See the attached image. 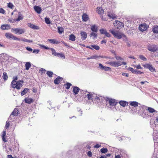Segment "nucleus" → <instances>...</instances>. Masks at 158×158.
<instances>
[{
    "label": "nucleus",
    "instance_id": "nucleus-1",
    "mask_svg": "<svg viewBox=\"0 0 158 158\" xmlns=\"http://www.w3.org/2000/svg\"><path fill=\"white\" fill-rule=\"evenodd\" d=\"M18 79V78L17 76L15 77H14V80L11 82V85L12 88L19 89L22 87L23 82L22 80H19L18 81H16Z\"/></svg>",
    "mask_w": 158,
    "mask_h": 158
},
{
    "label": "nucleus",
    "instance_id": "nucleus-2",
    "mask_svg": "<svg viewBox=\"0 0 158 158\" xmlns=\"http://www.w3.org/2000/svg\"><path fill=\"white\" fill-rule=\"evenodd\" d=\"M110 32L114 36L118 39H120L122 38L123 34L119 31H115L113 30H110Z\"/></svg>",
    "mask_w": 158,
    "mask_h": 158
},
{
    "label": "nucleus",
    "instance_id": "nucleus-3",
    "mask_svg": "<svg viewBox=\"0 0 158 158\" xmlns=\"http://www.w3.org/2000/svg\"><path fill=\"white\" fill-rule=\"evenodd\" d=\"M106 64L114 67H118L122 65L121 62L120 61L108 62H106Z\"/></svg>",
    "mask_w": 158,
    "mask_h": 158
},
{
    "label": "nucleus",
    "instance_id": "nucleus-4",
    "mask_svg": "<svg viewBox=\"0 0 158 158\" xmlns=\"http://www.w3.org/2000/svg\"><path fill=\"white\" fill-rule=\"evenodd\" d=\"M12 32H15L16 34H21L25 32V30L23 29L22 28H12L11 30Z\"/></svg>",
    "mask_w": 158,
    "mask_h": 158
},
{
    "label": "nucleus",
    "instance_id": "nucleus-5",
    "mask_svg": "<svg viewBox=\"0 0 158 158\" xmlns=\"http://www.w3.org/2000/svg\"><path fill=\"white\" fill-rule=\"evenodd\" d=\"M105 100L106 102H108V103L111 106H115L116 105L117 102L114 99L106 98Z\"/></svg>",
    "mask_w": 158,
    "mask_h": 158
},
{
    "label": "nucleus",
    "instance_id": "nucleus-6",
    "mask_svg": "<svg viewBox=\"0 0 158 158\" xmlns=\"http://www.w3.org/2000/svg\"><path fill=\"white\" fill-rule=\"evenodd\" d=\"M148 27V26L147 25L146 23H143L139 25V29L143 32L146 30Z\"/></svg>",
    "mask_w": 158,
    "mask_h": 158
},
{
    "label": "nucleus",
    "instance_id": "nucleus-7",
    "mask_svg": "<svg viewBox=\"0 0 158 158\" xmlns=\"http://www.w3.org/2000/svg\"><path fill=\"white\" fill-rule=\"evenodd\" d=\"M114 25L116 26L117 28L118 29L119 27H124L123 24L122 22H120L118 20H115L114 22Z\"/></svg>",
    "mask_w": 158,
    "mask_h": 158
},
{
    "label": "nucleus",
    "instance_id": "nucleus-8",
    "mask_svg": "<svg viewBox=\"0 0 158 158\" xmlns=\"http://www.w3.org/2000/svg\"><path fill=\"white\" fill-rule=\"evenodd\" d=\"M148 49L151 52H155L158 50V47L157 46L149 45L148 46Z\"/></svg>",
    "mask_w": 158,
    "mask_h": 158
},
{
    "label": "nucleus",
    "instance_id": "nucleus-9",
    "mask_svg": "<svg viewBox=\"0 0 158 158\" xmlns=\"http://www.w3.org/2000/svg\"><path fill=\"white\" fill-rule=\"evenodd\" d=\"M144 68L148 69L152 72L155 71V69L152 67V65L148 64H146L143 65Z\"/></svg>",
    "mask_w": 158,
    "mask_h": 158
},
{
    "label": "nucleus",
    "instance_id": "nucleus-10",
    "mask_svg": "<svg viewBox=\"0 0 158 158\" xmlns=\"http://www.w3.org/2000/svg\"><path fill=\"white\" fill-rule=\"evenodd\" d=\"M82 20L84 22H87L89 19L88 15L86 13H83L82 15Z\"/></svg>",
    "mask_w": 158,
    "mask_h": 158
},
{
    "label": "nucleus",
    "instance_id": "nucleus-11",
    "mask_svg": "<svg viewBox=\"0 0 158 158\" xmlns=\"http://www.w3.org/2000/svg\"><path fill=\"white\" fill-rule=\"evenodd\" d=\"M95 94L93 93H89V94H88L86 96L88 98V100H91L92 102H93V98H94L95 97Z\"/></svg>",
    "mask_w": 158,
    "mask_h": 158
},
{
    "label": "nucleus",
    "instance_id": "nucleus-12",
    "mask_svg": "<svg viewBox=\"0 0 158 158\" xmlns=\"http://www.w3.org/2000/svg\"><path fill=\"white\" fill-rule=\"evenodd\" d=\"M63 80V78L60 77L58 76L54 80V82L55 84L58 85Z\"/></svg>",
    "mask_w": 158,
    "mask_h": 158
},
{
    "label": "nucleus",
    "instance_id": "nucleus-13",
    "mask_svg": "<svg viewBox=\"0 0 158 158\" xmlns=\"http://www.w3.org/2000/svg\"><path fill=\"white\" fill-rule=\"evenodd\" d=\"M28 26L34 30H39L40 29V27L38 26L35 25L31 23H28Z\"/></svg>",
    "mask_w": 158,
    "mask_h": 158
},
{
    "label": "nucleus",
    "instance_id": "nucleus-14",
    "mask_svg": "<svg viewBox=\"0 0 158 158\" xmlns=\"http://www.w3.org/2000/svg\"><path fill=\"white\" fill-rule=\"evenodd\" d=\"M81 36V39L84 40H85L87 37V33L85 31H81L80 33Z\"/></svg>",
    "mask_w": 158,
    "mask_h": 158
},
{
    "label": "nucleus",
    "instance_id": "nucleus-15",
    "mask_svg": "<svg viewBox=\"0 0 158 158\" xmlns=\"http://www.w3.org/2000/svg\"><path fill=\"white\" fill-rule=\"evenodd\" d=\"M107 16L110 18L112 19H116L117 17V16L116 15L114 14L113 13H108L107 14Z\"/></svg>",
    "mask_w": 158,
    "mask_h": 158
},
{
    "label": "nucleus",
    "instance_id": "nucleus-16",
    "mask_svg": "<svg viewBox=\"0 0 158 158\" xmlns=\"http://www.w3.org/2000/svg\"><path fill=\"white\" fill-rule=\"evenodd\" d=\"M34 8L35 11L38 13L40 14L42 10L41 7H39V6H35L34 7Z\"/></svg>",
    "mask_w": 158,
    "mask_h": 158
},
{
    "label": "nucleus",
    "instance_id": "nucleus-17",
    "mask_svg": "<svg viewBox=\"0 0 158 158\" xmlns=\"http://www.w3.org/2000/svg\"><path fill=\"white\" fill-rule=\"evenodd\" d=\"M80 89L77 86H74L73 88V92L75 95L78 94Z\"/></svg>",
    "mask_w": 158,
    "mask_h": 158
},
{
    "label": "nucleus",
    "instance_id": "nucleus-18",
    "mask_svg": "<svg viewBox=\"0 0 158 158\" xmlns=\"http://www.w3.org/2000/svg\"><path fill=\"white\" fill-rule=\"evenodd\" d=\"M91 29L93 32L97 33L98 31V27L95 25H94L91 26Z\"/></svg>",
    "mask_w": 158,
    "mask_h": 158
},
{
    "label": "nucleus",
    "instance_id": "nucleus-19",
    "mask_svg": "<svg viewBox=\"0 0 158 158\" xmlns=\"http://www.w3.org/2000/svg\"><path fill=\"white\" fill-rule=\"evenodd\" d=\"M119 103L120 105L123 107H125L128 106V102L125 101H119Z\"/></svg>",
    "mask_w": 158,
    "mask_h": 158
},
{
    "label": "nucleus",
    "instance_id": "nucleus-20",
    "mask_svg": "<svg viewBox=\"0 0 158 158\" xmlns=\"http://www.w3.org/2000/svg\"><path fill=\"white\" fill-rule=\"evenodd\" d=\"M48 41L50 43L53 44H58L60 43V42L56 40V39H48Z\"/></svg>",
    "mask_w": 158,
    "mask_h": 158
},
{
    "label": "nucleus",
    "instance_id": "nucleus-21",
    "mask_svg": "<svg viewBox=\"0 0 158 158\" xmlns=\"http://www.w3.org/2000/svg\"><path fill=\"white\" fill-rule=\"evenodd\" d=\"M96 11L99 14H102L104 12L103 9L102 7H97L96 8Z\"/></svg>",
    "mask_w": 158,
    "mask_h": 158
},
{
    "label": "nucleus",
    "instance_id": "nucleus-22",
    "mask_svg": "<svg viewBox=\"0 0 158 158\" xmlns=\"http://www.w3.org/2000/svg\"><path fill=\"white\" fill-rule=\"evenodd\" d=\"M24 101L26 103L30 104L33 102V100L31 98H26L25 99Z\"/></svg>",
    "mask_w": 158,
    "mask_h": 158
},
{
    "label": "nucleus",
    "instance_id": "nucleus-23",
    "mask_svg": "<svg viewBox=\"0 0 158 158\" xmlns=\"http://www.w3.org/2000/svg\"><path fill=\"white\" fill-rule=\"evenodd\" d=\"M138 103L136 101L131 102L130 103V105L134 107H137L138 105Z\"/></svg>",
    "mask_w": 158,
    "mask_h": 158
},
{
    "label": "nucleus",
    "instance_id": "nucleus-24",
    "mask_svg": "<svg viewBox=\"0 0 158 158\" xmlns=\"http://www.w3.org/2000/svg\"><path fill=\"white\" fill-rule=\"evenodd\" d=\"M147 109H146V110H148L149 112L150 113H153L154 112H157L152 107H147Z\"/></svg>",
    "mask_w": 158,
    "mask_h": 158
},
{
    "label": "nucleus",
    "instance_id": "nucleus-25",
    "mask_svg": "<svg viewBox=\"0 0 158 158\" xmlns=\"http://www.w3.org/2000/svg\"><path fill=\"white\" fill-rule=\"evenodd\" d=\"M1 28L2 30H7L9 29L10 27L8 25H2L1 26Z\"/></svg>",
    "mask_w": 158,
    "mask_h": 158
},
{
    "label": "nucleus",
    "instance_id": "nucleus-26",
    "mask_svg": "<svg viewBox=\"0 0 158 158\" xmlns=\"http://www.w3.org/2000/svg\"><path fill=\"white\" fill-rule=\"evenodd\" d=\"M76 36L73 34H71L69 36V40L72 41H74L76 40Z\"/></svg>",
    "mask_w": 158,
    "mask_h": 158
},
{
    "label": "nucleus",
    "instance_id": "nucleus-27",
    "mask_svg": "<svg viewBox=\"0 0 158 158\" xmlns=\"http://www.w3.org/2000/svg\"><path fill=\"white\" fill-rule=\"evenodd\" d=\"M71 86H72V84L69 82H67L66 84H64V85L65 88L67 89H69Z\"/></svg>",
    "mask_w": 158,
    "mask_h": 158
},
{
    "label": "nucleus",
    "instance_id": "nucleus-28",
    "mask_svg": "<svg viewBox=\"0 0 158 158\" xmlns=\"http://www.w3.org/2000/svg\"><path fill=\"white\" fill-rule=\"evenodd\" d=\"M6 135V131H3L2 132V139L3 141H4L5 142H6L7 140H6L5 136Z\"/></svg>",
    "mask_w": 158,
    "mask_h": 158
},
{
    "label": "nucleus",
    "instance_id": "nucleus-29",
    "mask_svg": "<svg viewBox=\"0 0 158 158\" xmlns=\"http://www.w3.org/2000/svg\"><path fill=\"white\" fill-rule=\"evenodd\" d=\"M29 90V89L27 88H25L21 92V94L22 96H23L27 93V92H28Z\"/></svg>",
    "mask_w": 158,
    "mask_h": 158
},
{
    "label": "nucleus",
    "instance_id": "nucleus-30",
    "mask_svg": "<svg viewBox=\"0 0 158 158\" xmlns=\"http://www.w3.org/2000/svg\"><path fill=\"white\" fill-rule=\"evenodd\" d=\"M31 63L29 62H27L25 64V69L28 70L31 67Z\"/></svg>",
    "mask_w": 158,
    "mask_h": 158
},
{
    "label": "nucleus",
    "instance_id": "nucleus-31",
    "mask_svg": "<svg viewBox=\"0 0 158 158\" xmlns=\"http://www.w3.org/2000/svg\"><path fill=\"white\" fill-rule=\"evenodd\" d=\"M5 36L8 39H12L13 35L10 33H6Z\"/></svg>",
    "mask_w": 158,
    "mask_h": 158
},
{
    "label": "nucleus",
    "instance_id": "nucleus-32",
    "mask_svg": "<svg viewBox=\"0 0 158 158\" xmlns=\"http://www.w3.org/2000/svg\"><path fill=\"white\" fill-rule=\"evenodd\" d=\"M18 110L15 109L12 112L11 114L14 116H17L18 114Z\"/></svg>",
    "mask_w": 158,
    "mask_h": 158
},
{
    "label": "nucleus",
    "instance_id": "nucleus-33",
    "mask_svg": "<svg viewBox=\"0 0 158 158\" xmlns=\"http://www.w3.org/2000/svg\"><path fill=\"white\" fill-rule=\"evenodd\" d=\"M2 77L3 79L6 81L8 79V76L7 73L6 72H4L3 73V75L2 76Z\"/></svg>",
    "mask_w": 158,
    "mask_h": 158
},
{
    "label": "nucleus",
    "instance_id": "nucleus-34",
    "mask_svg": "<svg viewBox=\"0 0 158 158\" xmlns=\"http://www.w3.org/2000/svg\"><path fill=\"white\" fill-rule=\"evenodd\" d=\"M90 37L93 36L94 38H96L97 36V34L95 32H92L90 34Z\"/></svg>",
    "mask_w": 158,
    "mask_h": 158
},
{
    "label": "nucleus",
    "instance_id": "nucleus-35",
    "mask_svg": "<svg viewBox=\"0 0 158 158\" xmlns=\"http://www.w3.org/2000/svg\"><path fill=\"white\" fill-rule=\"evenodd\" d=\"M57 55L56 56L60 57L61 58H63L64 59L65 58V56L63 53H57Z\"/></svg>",
    "mask_w": 158,
    "mask_h": 158
},
{
    "label": "nucleus",
    "instance_id": "nucleus-36",
    "mask_svg": "<svg viewBox=\"0 0 158 158\" xmlns=\"http://www.w3.org/2000/svg\"><path fill=\"white\" fill-rule=\"evenodd\" d=\"M91 47L92 48V49L94 48L97 50H99L100 49L99 47L97 45H91Z\"/></svg>",
    "mask_w": 158,
    "mask_h": 158
},
{
    "label": "nucleus",
    "instance_id": "nucleus-37",
    "mask_svg": "<svg viewBox=\"0 0 158 158\" xmlns=\"http://www.w3.org/2000/svg\"><path fill=\"white\" fill-rule=\"evenodd\" d=\"M47 75L50 77H52L53 73L52 72L50 71H47L46 73Z\"/></svg>",
    "mask_w": 158,
    "mask_h": 158
},
{
    "label": "nucleus",
    "instance_id": "nucleus-38",
    "mask_svg": "<svg viewBox=\"0 0 158 158\" xmlns=\"http://www.w3.org/2000/svg\"><path fill=\"white\" fill-rule=\"evenodd\" d=\"M50 49L51 50L52 52V55L56 56L57 55V53H56L54 49L53 48H50Z\"/></svg>",
    "mask_w": 158,
    "mask_h": 158
},
{
    "label": "nucleus",
    "instance_id": "nucleus-39",
    "mask_svg": "<svg viewBox=\"0 0 158 158\" xmlns=\"http://www.w3.org/2000/svg\"><path fill=\"white\" fill-rule=\"evenodd\" d=\"M17 22H18L20 20H22L23 19V17L21 14L19 15L17 19H16Z\"/></svg>",
    "mask_w": 158,
    "mask_h": 158
},
{
    "label": "nucleus",
    "instance_id": "nucleus-40",
    "mask_svg": "<svg viewBox=\"0 0 158 158\" xmlns=\"http://www.w3.org/2000/svg\"><path fill=\"white\" fill-rule=\"evenodd\" d=\"M153 31L154 33H158V26H155L153 28Z\"/></svg>",
    "mask_w": 158,
    "mask_h": 158
},
{
    "label": "nucleus",
    "instance_id": "nucleus-41",
    "mask_svg": "<svg viewBox=\"0 0 158 158\" xmlns=\"http://www.w3.org/2000/svg\"><path fill=\"white\" fill-rule=\"evenodd\" d=\"M108 149L106 148H103L100 150V151L102 153H105L108 152Z\"/></svg>",
    "mask_w": 158,
    "mask_h": 158
},
{
    "label": "nucleus",
    "instance_id": "nucleus-42",
    "mask_svg": "<svg viewBox=\"0 0 158 158\" xmlns=\"http://www.w3.org/2000/svg\"><path fill=\"white\" fill-rule=\"evenodd\" d=\"M101 18L102 20L103 21H107L108 20V18L107 17V16L106 15L104 16L102 15L101 16Z\"/></svg>",
    "mask_w": 158,
    "mask_h": 158
},
{
    "label": "nucleus",
    "instance_id": "nucleus-43",
    "mask_svg": "<svg viewBox=\"0 0 158 158\" xmlns=\"http://www.w3.org/2000/svg\"><path fill=\"white\" fill-rule=\"evenodd\" d=\"M103 70L105 71H111V69L109 67L105 66L103 68Z\"/></svg>",
    "mask_w": 158,
    "mask_h": 158
},
{
    "label": "nucleus",
    "instance_id": "nucleus-44",
    "mask_svg": "<svg viewBox=\"0 0 158 158\" xmlns=\"http://www.w3.org/2000/svg\"><path fill=\"white\" fill-rule=\"evenodd\" d=\"M21 40L23 41L28 42L29 43H31L33 42L31 40H27L25 39H22Z\"/></svg>",
    "mask_w": 158,
    "mask_h": 158
},
{
    "label": "nucleus",
    "instance_id": "nucleus-45",
    "mask_svg": "<svg viewBox=\"0 0 158 158\" xmlns=\"http://www.w3.org/2000/svg\"><path fill=\"white\" fill-rule=\"evenodd\" d=\"M58 32L60 34H62L64 31L63 28L62 27H58Z\"/></svg>",
    "mask_w": 158,
    "mask_h": 158
},
{
    "label": "nucleus",
    "instance_id": "nucleus-46",
    "mask_svg": "<svg viewBox=\"0 0 158 158\" xmlns=\"http://www.w3.org/2000/svg\"><path fill=\"white\" fill-rule=\"evenodd\" d=\"M139 58L142 60L144 61H145L147 60V58L143 55H140L139 56Z\"/></svg>",
    "mask_w": 158,
    "mask_h": 158
},
{
    "label": "nucleus",
    "instance_id": "nucleus-47",
    "mask_svg": "<svg viewBox=\"0 0 158 158\" xmlns=\"http://www.w3.org/2000/svg\"><path fill=\"white\" fill-rule=\"evenodd\" d=\"M100 32L101 34H105L107 31L105 29H101L100 30Z\"/></svg>",
    "mask_w": 158,
    "mask_h": 158
},
{
    "label": "nucleus",
    "instance_id": "nucleus-48",
    "mask_svg": "<svg viewBox=\"0 0 158 158\" xmlns=\"http://www.w3.org/2000/svg\"><path fill=\"white\" fill-rule=\"evenodd\" d=\"M10 126V123L9 121H7L6 122V125L5 126V128L6 129H8Z\"/></svg>",
    "mask_w": 158,
    "mask_h": 158
},
{
    "label": "nucleus",
    "instance_id": "nucleus-49",
    "mask_svg": "<svg viewBox=\"0 0 158 158\" xmlns=\"http://www.w3.org/2000/svg\"><path fill=\"white\" fill-rule=\"evenodd\" d=\"M45 23L47 24H50L51 23L49 19L47 17H46L45 18Z\"/></svg>",
    "mask_w": 158,
    "mask_h": 158
},
{
    "label": "nucleus",
    "instance_id": "nucleus-50",
    "mask_svg": "<svg viewBox=\"0 0 158 158\" xmlns=\"http://www.w3.org/2000/svg\"><path fill=\"white\" fill-rule=\"evenodd\" d=\"M115 57L117 60H123V59L121 57L119 56H117L116 55L115 53Z\"/></svg>",
    "mask_w": 158,
    "mask_h": 158
},
{
    "label": "nucleus",
    "instance_id": "nucleus-51",
    "mask_svg": "<svg viewBox=\"0 0 158 158\" xmlns=\"http://www.w3.org/2000/svg\"><path fill=\"white\" fill-rule=\"evenodd\" d=\"M134 73L135 74H141L142 73H143V72H140L139 70H135V72Z\"/></svg>",
    "mask_w": 158,
    "mask_h": 158
},
{
    "label": "nucleus",
    "instance_id": "nucleus-52",
    "mask_svg": "<svg viewBox=\"0 0 158 158\" xmlns=\"http://www.w3.org/2000/svg\"><path fill=\"white\" fill-rule=\"evenodd\" d=\"M8 21L10 23H14L15 22H17L16 19H13L12 18H10L9 19Z\"/></svg>",
    "mask_w": 158,
    "mask_h": 158
},
{
    "label": "nucleus",
    "instance_id": "nucleus-53",
    "mask_svg": "<svg viewBox=\"0 0 158 158\" xmlns=\"http://www.w3.org/2000/svg\"><path fill=\"white\" fill-rule=\"evenodd\" d=\"M99 65V68L101 70H102L104 68V66H103L102 64L101 63H99L98 64Z\"/></svg>",
    "mask_w": 158,
    "mask_h": 158
},
{
    "label": "nucleus",
    "instance_id": "nucleus-54",
    "mask_svg": "<svg viewBox=\"0 0 158 158\" xmlns=\"http://www.w3.org/2000/svg\"><path fill=\"white\" fill-rule=\"evenodd\" d=\"M95 99L97 101V102H98L100 101V98L99 97L95 95Z\"/></svg>",
    "mask_w": 158,
    "mask_h": 158
},
{
    "label": "nucleus",
    "instance_id": "nucleus-55",
    "mask_svg": "<svg viewBox=\"0 0 158 158\" xmlns=\"http://www.w3.org/2000/svg\"><path fill=\"white\" fill-rule=\"evenodd\" d=\"M14 5L11 3H9L8 5V6L10 8L12 9L14 7Z\"/></svg>",
    "mask_w": 158,
    "mask_h": 158
},
{
    "label": "nucleus",
    "instance_id": "nucleus-56",
    "mask_svg": "<svg viewBox=\"0 0 158 158\" xmlns=\"http://www.w3.org/2000/svg\"><path fill=\"white\" fill-rule=\"evenodd\" d=\"M0 13L4 14L5 13V10L2 8H0Z\"/></svg>",
    "mask_w": 158,
    "mask_h": 158
},
{
    "label": "nucleus",
    "instance_id": "nucleus-57",
    "mask_svg": "<svg viewBox=\"0 0 158 158\" xmlns=\"http://www.w3.org/2000/svg\"><path fill=\"white\" fill-rule=\"evenodd\" d=\"M128 70L131 72L133 73H134L135 71V70H134L133 68L131 67L128 68Z\"/></svg>",
    "mask_w": 158,
    "mask_h": 158
},
{
    "label": "nucleus",
    "instance_id": "nucleus-58",
    "mask_svg": "<svg viewBox=\"0 0 158 158\" xmlns=\"http://www.w3.org/2000/svg\"><path fill=\"white\" fill-rule=\"evenodd\" d=\"M12 39L14 40H19V41L20 40L19 39L17 38V37L14 36V35H13Z\"/></svg>",
    "mask_w": 158,
    "mask_h": 158
},
{
    "label": "nucleus",
    "instance_id": "nucleus-59",
    "mask_svg": "<svg viewBox=\"0 0 158 158\" xmlns=\"http://www.w3.org/2000/svg\"><path fill=\"white\" fill-rule=\"evenodd\" d=\"M135 67L138 69H142L140 64H139L136 66H135Z\"/></svg>",
    "mask_w": 158,
    "mask_h": 158
},
{
    "label": "nucleus",
    "instance_id": "nucleus-60",
    "mask_svg": "<svg viewBox=\"0 0 158 158\" xmlns=\"http://www.w3.org/2000/svg\"><path fill=\"white\" fill-rule=\"evenodd\" d=\"M101 146V145L100 144H96V145H95L94 147V148H99Z\"/></svg>",
    "mask_w": 158,
    "mask_h": 158
},
{
    "label": "nucleus",
    "instance_id": "nucleus-61",
    "mask_svg": "<svg viewBox=\"0 0 158 158\" xmlns=\"http://www.w3.org/2000/svg\"><path fill=\"white\" fill-rule=\"evenodd\" d=\"M87 155L89 156V157H91L92 156V152H90V151H89L88 152H87Z\"/></svg>",
    "mask_w": 158,
    "mask_h": 158
},
{
    "label": "nucleus",
    "instance_id": "nucleus-62",
    "mask_svg": "<svg viewBox=\"0 0 158 158\" xmlns=\"http://www.w3.org/2000/svg\"><path fill=\"white\" fill-rule=\"evenodd\" d=\"M107 37H110V35L107 31L104 34Z\"/></svg>",
    "mask_w": 158,
    "mask_h": 158
},
{
    "label": "nucleus",
    "instance_id": "nucleus-63",
    "mask_svg": "<svg viewBox=\"0 0 158 158\" xmlns=\"http://www.w3.org/2000/svg\"><path fill=\"white\" fill-rule=\"evenodd\" d=\"M40 71L41 72V73H44L46 71V70L43 68H41L40 69Z\"/></svg>",
    "mask_w": 158,
    "mask_h": 158
},
{
    "label": "nucleus",
    "instance_id": "nucleus-64",
    "mask_svg": "<svg viewBox=\"0 0 158 158\" xmlns=\"http://www.w3.org/2000/svg\"><path fill=\"white\" fill-rule=\"evenodd\" d=\"M62 42L65 46L67 48L69 47V46L64 41H62Z\"/></svg>",
    "mask_w": 158,
    "mask_h": 158
}]
</instances>
